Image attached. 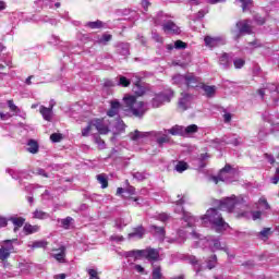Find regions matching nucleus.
<instances>
[{"mask_svg": "<svg viewBox=\"0 0 279 279\" xmlns=\"http://www.w3.org/2000/svg\"><path fill=\"white\" fill-rule=\"evenodd\" d=\"M201 219L203 223L209 222L216 232H225L229 228L228 222L223 221V216L215 208L208 209L206 215L202 216Z\"/></svg>", "mask_w": 279, "mask_h": 279, "instance_id": "nucleus-1", "label": "nucleus"}, {"mask_svg": "<svg viewBox=\"0 0 279 279\" xmlns=\"http://www.w3.org/2000/svg\"><path fill=\"white\" fill-rule=\"evenodd\" d=\"M124 104L134 117H143L147 112V105L143 101H136L135 96H125Z\"/></svg>", "mask_w": 279, "mask_h": 279, "instance_id": "nucleus-2", "label": "nucleus"}, {"mask_svg": "<svg viewBox=\"0 0 279 279\" xmlns=\"http://www.w3.org/2000/svg\"><path fill=\"white\" fill-rule=\"evenodd\" d=\"M239 172L235 168L227 163L219 172L217 177H211V182H215L216 184H219V182H227L230 183L236 178Z\"/></svg>", "mask_w": 279, "mask_h": 279, "instance_id": "nucleus-3", "label": "nucleus"}, {"mask_svg": "<svg viewBox=\"0 0 279 279\" xmlns=\"http://www.w3.org/2000/svg\"><path fill=\"white\" fill-rule=\"evenodd\" d=\"M128 256H134L135 258H146V260H160V252L153 247L145 250L130 251Z\"/></svg>", "mask_w": 279, "mask_h": 279, "instance_id": "nucleus-4", "label": "nucleus"}, {"mask_svg": "<svg viewBox=\"0 0 279 279\" xmlns=\"http://www.w3.org/2000/svg\"><path fill=\"white\" fill-rule=\"evenodd\" d=\"M154 23L155 25H162L165 34H180V27L173 21H166L162 12L154 19Z\"/></svg>", "mask_w": 279, "mask_h": 279, "instance_id": "nucleus-5", "label": "nucleus"}, {"mask_svg": "<svg viewBox=\"0 0 279 279\" xmlns=\"http://www.w3.org/2000/svg\"><path fill=\"white\" fill-rule=\"evenodd\" d=\"M198 243L199 245H202V243H207L211 252H228V247L226 246V244L220 243L219 239L215 238V235H208L204 240L201 239Z\"/></svg>", "mask_w": 279, "mask_h": 279, "instance_id": "nucleus-6", "label": "nucleus"}, {"mask_svg": "<svg viewBox=\"0 0 279 279\" xmlns=\"http://www.w3.org/2000/svg\"><path fill=\"white\" fill-rule=\"evenodd\" d=\"M16 239L4 240L1 242L0 247V260H8L10 258V254L14 252V243H16Z\"/></svg>", "mask_w": 279, "mask_h": 279, "instance_id": "nucleus-7", "label": "nucleus"}, {"mask_svg": "<svg viewBox=\"0 0 279 279\" xmlns=\"http://www.w3.org/2000/svg\"><path fill=\"white\" fill-rule=\"evenodd\" d=\"M172 97H173V93L171 90L157 94L151 100V106L153 108H160L162 104H169Z\"/></svg>", "mask_w": 279, "mask_h": 279, "instance_id": "nucleus-8", "label": "nucleus"}, {"mask_svg": "<svg viewBox=\"0 0 279 279\" xmlns=\"http://www.w3.org/2000/svg\"><path fill=\"white\" fill-rule=\"evenodd\" d=\"M252 20H240L236 22L235 27L238 28L239 34L236 35V38H240L241 36L245 34H252L254 26H252Z\"/></svg>", "mask_w": 279, "mask_h": 279, "instance_id": "nucleus-9", "label": "nucleus"}, {"mask_svg": "<svg viewBox=\"0 0 279 279\" xmlns=\"http://www.w3.org/2000/svg\"><path fill=\"white\" fill-rule=\"evenodd\" d=\"M239 206H241V203L239 202V199H236V196L234 195L231 197H227L220 202V208L228 210V213H232V210H234V208Z\"/></svg>", "mask_w": 279, "mask_h": 279, "instance_id": "nucleus-10", "label": "nucleus"}, {"mask_svg": "<svg viewBox=\"0 0 279 279\" xmlns=\"http://www.w3.org/2000/svg\"><path fill=\"white\" fill-rule=\"evenodd\" d=\"M191 101H193V96L191 94L182 93L181 98L179 99V109L182 111L189 110Z\"/></svg>", "mask_w": 279, "mask_h": 279, "instance_id": "nucleus-11", "label": "nucleus"}, {"mask_svg": "<svg viewBox=\"0 0 279 279\" xmlns=\"http://www.w3.org/2000/svg\"><path fill=\"white\" fill-rule=\"evenodd\" d=\"M156 143L158 147H163L165 144L171 143V137L162 132H158L155 134Z\"/></svg>", "mask_w": 279, "mask_h": 279, "instance_id": "nucleus-12", "label": "nucleus"}, {"mask_svg": "<svg viewBox=\"0 0 279 279\" xmlns=\"http://www.w3.org/2000/svg\"><path fill=\"white\" fill-rule=\"evenodd\" d=\"M204 40H205L206 47H210L211 49L214 47H219V45H223V40L221 39V37L206 36Z\"/></svg>", "mask_w": 279, "mask_h": 279, "instance_id": "nucleus-13", "label": "nucleus"}, {"mask_svg": "<svg viewBox=\"0 0 279 279\" xmlns=\"http://www.w3.org/2000/svg\"><path fill=\"white\" fill-rule=\"evenodd\" d=\"M201 88H202V90H204V95L208 99H213V97H215V95H217V86H215V85L203 84Z\"/></svg>", "mask_w": 279, "mask_h": 279, "instance_id": "nucleus-14", "label": "nucleus"}, {"mask_svg": "<svg viewBox=\"0 0 279 279\" xmlns=\"http://www.w3.org/2000/svg\"><path fill=\"white\" fill-rule=\"evenodd\" d=\"M94 128L100 133V134H108L110 132V129H108V124L104 123V120H94Z\"/></svg>", "mask_w": 279, "mask_h": 279, "instance_id": "nucleus-15", "label": "nucleus"}, {"mask_svg": "<svg viewBox=\"0 0 279 279\" xmlns=\"http://www.w3.org/2000/svg\"><path fill=\"white\" fill-rule=\"evenodd\" d=\"M39 112L45 121H51L53 119V110L51 107L47 108L45 106H40Z\"/></svg>", "mask_w": 279, "mask_h": 279, "instance_id": "nucleus-16", "label": "nucleus"}, {"mask_svg": "<svg viewBox=\"0 0 279 279\" xmlns=\"http://www.w3.org/2000/svg\"><path fill=\"white\" fill-rule=\"evenodd\" d=\"M185 84L189 88H197V85L199 84V78L191 73L185 74Z\"/></svg>", "mask_w": 279, "mask_h": 279, "instance_id": "nucleus-17", "label": "nucleus"}, {"mask_svg": "<svg viewBox=\"0 0 279 279\" xmlns=\"http://www.w3.org/2000/svg\"><path fill=\"white\" fill-rule=\"evenodd\" d=\"M179 213H183V219H184L187 228H193V226H195V221H196L195 217H193L191 214L184 211L183 207H181L179 209Z\"/></svg>", "mask_w": 279, "mask_h": 279, "instance_id": "nucleus-18", "label": "nucleus"}, {"mask_svg": "<svg viewBox=\"0 0 279 279\" xmlns=\"http://www.w3.org/2000/svg\"><path fill=\"white\" fill-rule=\"evenodd\" d=\"M145 236V229L140 226L133 229V232L129 233L128 239H143Z\"/></svg>", "mask_w": 279, "mask_h": 279, "instance_id": "nucleus-19", "label": "nucleus"}, {"mask_svg": "<svg viewBox=\"0 0 279 279\" xmlns=\"http://www.w3.org/2000/svg\"><path fill=\"white\" fill-rule=\"evenodd\" d=\"M120 109H121V102H119V100L111 101V108L107 112L108 117H117V114H119Z\"/></svg>", "mask_w": 279, "mask_h": 279, "instance_id": "nucleus-20", "label": "nucleus"}, {"mask_svg": "<svg viewBox=\"0 0 279 279\" xmlns=\"http://www.w3.org/2000/svg\"><path fill=\"white\" fill-rule=\"evenodd\" d=\"M150 279H165V276L162 275V267L160 265H153Z\"/></svg>", "mask_w": 279, "mask_h": 279, "instance_id": "nucleus-21", "label": "nucleus"}, {"mask_svg": "<svg viewBox=\"0 0 279 279\" xmlns=\"http://www.w3.org/2000/svg\"><path fill=\"white\" fill-rule=\"evenodd\" d=\"M168 134H171L172 136H184V126L182 125H174L171 129H169Z\"/></svg>", "mask_w": 279, "mask_h": 279, "instance_id": "nucleus-22", "label": "nucleus"}, {"mask_svg": "<svg viewBox=\"0 0 279 279\" xmlns=\"http://www.w3.org/2000/svg\"><path fill=\"white\" fill-rule=\"evenodd\" d=\"M189 260H190L191 265H193L196 274H199V271H204V266L202 264H199V260H197V257L191 256L189 258Z\"/></svg>", "mask_w": 279, "mask_h": 279, "instance_id": "nucleus-23", "label": "nucleus"}, {"mask_svg": "<svg viewBox=\"0 0 279 279\" xmlns=\"http://www.w3.org/2000/svg\"><path fill=\"white\" fill-rule=\"evenodd\" d=\"M38 142L35 140H29L27 143V151H29V154H38Z\"/></svg>", "mask_w": 279, "mask_h": 279, "instance_id": "nucleus-24", "label": "nucleus"}, {"mask_svg": "<svg viewBox=\"0 0 279 279\" xmlns=\"http://www.w3.org/2000/svg\"><path fill=\"white\" fill-rule=\"evenodd\" d=\"M199 128L196 124H191L184 126V136H191L192 134H197Z\"/></svg>", "mask_w": 279, "mask_h": 279, "instance_id": "nucleus-25", "label": "nucleus"}, {"mask_svg": "<svg viewBox=\"0 0 279 279\" xmlns=\"http://www.w3.org/2000/svg\"><path fill=\"white\" fill-rule=\"evenodd\" d=\"M11 221L13 223L14 227V232H19V228H23V225L25 223V219L24 218H16V217H13L11 218Z\"/></svg>", "mask_w": 279, "mask_h": 279, "instance_id": "nucleus-26", "label": "nucleus"}, {"mask_svg": "<svg viewBox=\"0 0 279 279\" xmlns=\"http://www.w3.org/2000/svg\"><path fill=\"white\" fill-rule=\"evenodd\" d=\"M106 26V24L99 20L95 22H87L86 27H89L90 29H101Z\"/></svg>", "mask_w": 279, "mask_h": 279, "instance_id": "nucleus-27", "label": "nucleus"}, {"mask_svg": "<svg viewBox=\"0 0 279 279\" xmlns=\"http://www.w3.org/2000/svg\"><path fill=\"white\" fill-rule=\"evenodd\" d=\"M66 247L61 246L59 248V253H54L53 254V258H56V260H58L59 263H63L64 260V256H66Z\"/></svg>", "mask_w": 279, "mask_h": 279, "instance_id": "nucleus-28", "label": "nucleus"}, {"mask_svg": "<svg viewBox=\"0 0 279 279\" xmlns=\"http://www.w3.org/2000/svg\"><path fill=\"white\" fill-rule=\"evenodd\" d=\"M220 65L223 69H230V54L223 53L219 59Z\"/></svg>", "mask_w": 279, "mask_h": 279, "instance_id": "nucleus-29", "label": "nucleus"}, {"mask_svg": "<svg viewBox=\"0 0 279 279\" xmlns=\"http://www.w3.org/2000/svg\"><path fill=\"white\" fill-rule=\"evenodd\" d=\"M207 265L204 266V269H215L217 267V255H211L207 260Z\"/></svg>", "mask_w": 279, "mask_h": 279, "instance_id": "nucleus-30", "label": "nucleus"}, {"mask_svg": "<svg viewBox=\"0 0 279 279\" xmlns=\"http://www.w3.org/2000/svg\"><path fill=\"white\" fill-rule=\"evenodd\" d=\"M147 136V133H143L138 130H135L133 133L130 134L131 141H141V138H145Z\"/></svg>", "mask_w": 279, "mask_h": 279, "instance_id": "nucleus-31", "label": "nucleus"}, {"mask_svg": "<svg viewBox=\"0 0 279 279\" xmlns=\"http://www.w3.org/2000/svg\"><path fill=\"white\" fill-rule=\"evenodd\" d=\"M118 51L121 56H130V45L128 44H120L118 46Z\"/></svg>", "mask_w": 279, "mask_h": 279, "instance_id": "nucleus-32", "label": "nucleus"}, {"mask_svg": "<svg viewBox=\"0 0 279 279\" xmlns=\"http://www.w3.org/2000/svg\"><path fill=\"white\" fill-rule=\"evenodd\" d=\"M49 243L45 240L35 241L32 244L28 245V247H32L33 250H36L38 247H47Z\"/></svg>", "mask_w": 279, "mask_h": 279, "instance_id": "nucleus-33", "label": "nucleus"}, {"mask_svg": "<svg viewBox=\"0 0 279 279\" xmlns=\"http://www.w3.org/2000/svg\"><path fill=\"white\" fill-rule=\"evenodd\" d=\"M118 78H119L118 86H123L124 88H128V86L132 84V82L123 75L118 76Z\"/></svg>", "mask_w": 279, "mask_h": 279, "instance_id": "nucleus-34", "label": "nucleus"}, {"mask_svg": "<svg viewBox=\"0 0 279 279\" xmlns=\"http://www.w3.org/2000/svg\"><path fill=\"white\" fill-rule=\"evenodd\" d=\"M38 230H40L38 226H32V225L24 226V232H26V234H34V232H38Z\"/></svg>", "mask_w": 279, "mask_h": 279, "instance_id": "nucleus-35", "label": "nucleus"}, {"mask_svg": "<svg viewBox=\"0 0 279 279\" xmlns=\"http://www.w3.org/2000/svg\"><path fill=\"white\" fill-rule=\"evenodd\" d=\"M97 180L101 184V189H108V178L106 174H98Z\"/></svg>", "mask_w": 279, "mask_h": 279, "instance_id": "nucleus-36", "label": "nucleus"}, {"mask_svg": "<svg viewBox=\"0 0 279 279\" xmlns=\"http://www.w3.org/2000/svg\"><path fill=\"white\" fill-rule=\"evenodd\" d=\"M133 92L135 93V95H137V97H143V95L147 93V89L137 84L134 86Z\"/></svg>", "mask_w": 279, "mask_h": 279, "instance_id": "nucleus-37", "label": "nucleus"}, {"mask_svg": "<svg viewBox=\"0 0 279 279\" xmlns=\"http://www.w3.org/2000/svg\"><path fill=\"white\" fill-rule=\"evenodd\" d=\"M186 169H189V163L184 161H179L175 165V171H178V173H183V171H186Z\"/></svg>", "mask_w": 279, "mask_h": 279, "instance_id": "nucleus-38", "label": "nucleus"}, {"mask_svg": "<svg viewBox=\"0 0 279 279\" xmlns=\"http://www.w3.org/2000/svg\"><path fill=\"white\" fill-rule=\"evenodd\" d=\"M112 40V35L110 34H104L100 38H98L99 45H108Z\"/></svg>", "mask_w": 279, "mask_h": 279, "instance_id": "nucleus-39", "label": "nucleus"}, {"mask_svg": "<svg viewBox=\"0 0 279 279\" xmlns=\"http://www.w3.org/2000/svg\"><path fill=\"white\" fill-rule=\"evenodd\" d=\"M132 175L134 180H137V182H143V180H147L146 172H133Z\"/></svg>", "mask_w": 279, "mask_h": 279, "instance_id": "nucleus-40", "label": "nucleus"}, {"mask_svg": "<svg viewBox=\"0 0 279 279\" xmlns=\"http://www.w3.org/2000/svg\"><path fill=\"white\" fill-rule=\"evenodd\" d=\"M71 221H73V218L66 217L65 219L59 220V223H61L62 228H64L65 230H69V228L71 226Z\"/></svg>", "mask_w": 279, "mask_h": 279, "instance_id": "nucleus-41", "label": "nucleus"}, {"mask_svg": "<svg viewBox=\"0 0 279 279\" xmlns=\"http://www.w3.org/2000/svg\"><path fill=\"white\" fill-rule=\"evenodd\" d=\"M33 215L35 219H47L49 217V214L43 210H35Z\"/></svg>", "mask_w": 279, "mask_h": 279, "instance_id": "nucleus-42", "label": "nucleus"}, {"mask_svg": "<svg viewBox=\"0 0 279 279\" xmlns=\"http://www.w3.org/2000/svg\"><path fill=\"white\" fill-rule=\"evenodd\" d=\"M173 84H183V82H186V75L177 74L172 78Z\"/></svg>", "mask_w": 279, "mask_h": 279, "instance_id": "nucleus-43", "label": "nucleus"}, {"mask_svg": "<svg viewBox=\"0 0 279 279\" xmlns=\"http://www.w3.org/2000/svg\"><path fill=\"white\" fill-rule=\"evenodd\" d=\"M222 142L227 143V145H234L235 147L241 145V142L236 137H234L232 140H227L226 137H222Z\"/></svg>", "mask_w": 279, "mask_h": 279, "instance_id": "nucleus-44", "label": "nucleus"}, {"mask_svg": "<svg viewBox=\"0 0 279 279\" xmlns=\"http://www.w3.org/2000/svg\"><path fill=\"white\" fill-rule=\"evenodd\" d=\"M8 106L10 108L11 112H15L16 114H19V112H21V109H19V107L16 105H14V100H8Z\"/></svg>", "mask_w": 279, "mask_h": 279, "instance_id": "nucleus-45", "label": "nucleus"}, {"mask_svg": "<svg viewBox=\"0 0 279 279\" xmlns=\"http://www.w3.org/2000/svg\"><path fill=\"white\" fill-rule=\"evenodd\" d=\"M233 64L235 69H243L245 66V60L241 58L234 59Z\"/></svg>", "mask_w": 279, "mask_h": 279, "instance_id": "nucleus-46", "label": "nucleus"}, {"mask_svg": "<svg viewBox=\"0 0 279 279\" xmlns=\"http://www.w3.org/2000/svg\"><path fill=\"white\" fill-rule=\"evenodd\" d=\"M258 204L263 206L264 210H269L271 206H269V203L267 202V198H259Z\"/></svg>", "mask_w": 279, "mask_h": 279, "instance_id": "nucleus-47", "label": "nucleus"}, {"mask_svg": "<svg viewBox=\"0 0 279 279\" xmlns=\"http://www.w3.org/2000/svg\"><path fill=\"white\" fill-rule=\"evenodd\" d=\"M253 20L257 25H265V17H263L260 14H255Z\"/></svg>", "mask_w": 279, "mask_h": 279, "instance_id": "nucleus-48", "label": "nucleus"}, {"mask_svg": "<svg viewBox=\"0 0 279 279\" xmlns=\"http://www.w3.org/2000/svg\"><path fill=\"white\" fill-rule=\"evenodd\" d=\"M95 144L98 145L99 149H106V142H104V140H101V137L96 136Z\"/></svg>", "mask_w": 279, "mask_h": 279, "instance_id": "nucleus-49", "label": "nucleus"}, {"mask_svg": "<svg viewBox=\"0 0 279 279\" xmlns=\"http://www.w3.org/2000/svg\"><path fill=\"white\" fill-rule=\"evenodd\" d=\"M50 141H52V143H60V141H62V134H60V133L51 134Z\"/></svg>", "mask_w": 279, "mask_h": 279, "instance_id": "nucleus-50", "label": "nucleus"}, {"mask_svg": "<svg viewBox=\"0 0 279 279\" xmlns=\"http://www.w3.org/2000/svg\"><path fill=\"white\" fill-rule=\"evenodd\" d=\"M267 90H269L270 93H278L279 94V86H277L274 83H269L266 86Z\"/></svg>", "mask_w": 279, "mask_h": 279, "instance_id": "nucleus-51", "label": "nucleus"}, {"mask_svg": "<svg viewBox=\"0 0 279 279\" xmlns=\"http://www.w3.org/2000/svg\"><path fill=\"white\" fill-rule=\"evenodd\" d=\"M94 122H90L85 129L82 130V136H88L90 130H93Z\"/></svg>", "mask_w": 279, "mask_h": 279, "instance_id": "nucleus-52", "label": "nucleus"}, {"mask_svg": "<svg viewBox=\"0 0 279 279\" xmlns=\"http://www.w3.org/2000/svg\"><path fill=\"white\" fill-rule=\"evenodd\" d=\"M271 234V228H265L259 232V236H263V239H267Z\"/></svg>", "mask_w": 279, "mask_h": 279, "instance_id": "nucleus-53", "label": "nucleus"}, {"mask_svg": "<svg viewBox=\"0 0 279 279\" xmlns=\"http://www.w3.org/2000/svg\"><path fill=\"white\" fill-rule=\"evenodd\" d=\"M151 230H155L157 234H160V236H165V228L158 227V226H151Z\"/></svg>", "mask_w": 279, "mask_h": 279, "instance_id": "nucleus-54", "label": "nucleus"}, {"mask_svg": "<svg viewBox=\"0 0 279 279\" xmlns=\"http://www.w3.org/2000/svg\"><path fill=\"white\" fill-rule=\"evenodd\" d=\"M174 49H186V43L182 40H177L174 43Z\"/></svg>", "mask_w": 279, "mask_h": 279, "instance_id": "nucleus-55", "label": "nucleus"}, {"mask_svg": "<svg viewBox=\"0 0 279 279\" xmlns=\"http://www.w3.org/2000/svg\"><path fill=\"white\" fill-rule=\"evenodd\" d=\"M141 5L144 12H147L149 10V5H151V2H149V0H141Z\"/></svg>", "mask_w": 279, "mask_h": 279, "instance_id": "nucleus-56", "label": "nucleus"}, {"mask_svg": "<svg viewBox=\"0 0 279 279\" xmlns=\"http://www.w3.org/2000/svg\"><path fill=\"white\" fill-rule=\"evenodd\" d=\"M34 173L35 175H43V178H49V174H47V172H45V169L43 168H37Z\"/></svg>", "mask_w": 279, "mask_h": 279, "instance_id": "nucleus-57", "label": "nucleus"}, {"mask_svg": "<svg viewBox=\"0 0 279 279\" xmlns=\"http://www.w3.org/2000/svg\"><path fill=\"white\" fill-rule=\"evenodd\" d=\"M267 134H269V131H267V129L262 128L258 132V138H260V141H263V138H265V136H267Z\"/></svg>", "mask_w": 279, "mask_h": 279, "instance_id": "nucleus-58", "label": "nucleus"}, {"mask_svg": "<svg viewBox=\"0 0 279 279\" xmlns=\"http://www.w3.org/2000/svg\"><path fill=\"white\" fill-rule=\"evenodd\" d=\"M11 118H12V114H10L9 112L7 113L0 112L1 121H8V119H11Z\"/></svg>", "mask_w": 279, "mask_h": 279, "instance_id": "nucleus-59", "label": "nucleus"}, {"mask_svg": "<svg viewBox=\"0 0 279 279\" xmlns=\"http://www.w3.org/2000/svg\"><path fill=\"white\" fill-rule=\"evenodd\" d=\"M263 213L262 211H252L253 220L256 221V219H260Z\"/></svg>", "mask_w": 279, "mask_h": 279, "instance_id": "nucleus-60", "label": "nucleus"}, {"mask_svg": "<svg viewBox=\"0 0 279 279\" xmlns=\"http://www.w3.org/2000/svg\"><path fill=\"white\" fill-rule=\"evenodd\" d=\"M126 193L129 195H134L136 193V189L132 185H129L128 189H126Z\"/></svg>", "mask_w": 279, "mask_h": 279, "instance_id": "nucleus-61", "label": "nucleus"}, {"mask_svg": "<svg viewBox=\"0 0 279 279\" xmlns=\"http://www.w3.org/2000/svg\"><path fill=\"white\" fill-rule=\"evenodd\" d=\"M225 123H230L232 121V114L231 113H225L223 114Z\"/></svg>", "mask_w": 279, "mask_h": 279, "instance_id": "nucleus-62", "label": "nucleus"}, {"mask_svg": "<svg viewBox=\"0 0 279 279\" xmlns=\"http://www.w3.org/2000/svg\"><path fill=\"white\" fill-rule=\"evenodd\" d=\"M135 271H137L138 274H144L145 272V268H143V266L141 265H135L134 266Z\"/></svg>", "mask_w": 279, "mask_h": 279, "instance_id": "nucleus-63", "label": "nucleus"}, {"mask_svg": "<svg viewBox=\"0 0 279 279\" xmlns=\"http://www.w3.org/2000/svg\"><path fill=\"white\" fill-rule=\"evenodd\" d=\"M159 221H167L169 219V215L167 214H160L158 216Z\"/></svg>", "mask_w": 279, "mask_h": 279, "instance_id": "nucleus-64", "label": "nucleus"}]
</instances>
